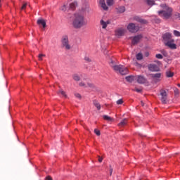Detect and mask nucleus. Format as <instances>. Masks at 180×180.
Listing matches in <instances>:
<instances>
[{
  "label": "nucleus",
  "mask_w": 180,
  "mask_h": 180,
  "mask_svg": "<svg viewBox=\"0 0 180 180\" xmlns=\"http://www.w3.org/2000/svg\"><path fill=\"white\" fill-rule=\"evenodd\" d=\"M72 25L74 29H82V27L88 25V21H86L84 14L77 13L75 14Z\"/></svg>",
  "instance_id": "f257e3e1"
},
{
  "label": "nucleus",
  "mask_w": 180,
  "mask_h": 180,
  "mask_svg": "<svg viewBox=\"0 0 180 180\" xmlns=\"http://www.w3.org/2000/svg\"><path fill=\"white\" fill-rule=\"evenodd\" d=\"M160 7L162 8V10L158 11L159 16L165 20L171 19L173 11L172 8L167 6L165 4H161Z\"/></svg>",
  "instance_id": "f03ea898"
},
{
  "label": "nucleus",
  "mask_w": 180,
  "mask_h": 180,
  "mask_svg": "<svg viewBox=\"0 0 180 180\" xmlns=\"http://www.w3.org/2000/svg\"><path fill=\"white\" fill-rule=\"evenodd\" d=\"M162 39L165 41V46H167L172 50H176V44H174L175 40L172 39V34L167 32L162 35Z\"/></svg>",
  "instance_id": "7ed1b4c3"
},
{
  "label": "nucleus",
  "mask_w": 180,
  "mask_h": 180,
  "mask_svg": "<svg viewBox=\"0 0 180 180\" xmlns=\"http://www.w3.org/2000/svg\"><path fill=\"white\" fill-rule=\"evenodd\" d=\"M62 47L65 50H71V45L70 44V40L68 39V35H63L61 38Z\"/></svg>",
  "instance_id": "20e7f679"
},
{
  "label": "nucleus",
  "mask_w": 180,
  "mask_h": 180,
  "mask_svg": "<svg viewBox=\"0 0 180 180\" xmlns=\"http://www.w3.org/2000/svg\"><path fill=\"white\" fill-rule=\"evenodd\" d=\"M115 71L116 72H119L120 74H121V75H126L129 74V70L127 69V68L122 65H119L118 67H115Z\"/></svg>",
  "instance_id": "39448f33"
},
{
  "label": "nucleus",
  "mask_w": 180,
  "mask_h": 180,
  "mask_svg": "<svg viewBox=\"0 0 180 180\" xmlns=\"http://www.w3.org/2000/svg\"><path fill=\"white\" fill-rule=\"evenodd\" d=\"M106 2L108 6H112V5H113V0H106ZM100 5L104 11H108V9H109L108 6H106V3H105V0H100Z\"/></svg>",
  "instance_id": "423d86ee"
},
{
  "label": "nucleus",
  "mask_w": 180,
  "mask_h": 180,
  "mask_svg": "<svg viewBox=\"0 0 180 180\" xmlns=\"http://www.w3.org/2000/svg\"><path fill=\"white\" fill-rule=\"evenodd\" d=\"M127 29L131 33H136L139 32L140 27L139 26L136 25L134 23H130L127 26Z\"/></svg>",
  "instance_id": "0eeeda50"
},
{
  "label": "nucleus",
  "mask_w": 180,
  "mask_h": 180,
  "mask_svg": "<svg viewBox=\"0 0 180 180\" xmlns=\"http://www.w3.org/2000/svg\"><path fill=\"white\" fill-rule=\"evenodd\" d=\"M160 101L162 103L165 104L167 103V91L165 90L160 91Z\"/></svg>",
  "instance_id": "6e6552de"
},
{
  "label": "nucleus",
  "mask_w": 180,
  "mask_h": 180,
  "mask_svg": "<svg viewBox=\"0 0 180 180\" xmlns=\"http://www.w3.org/2000/svg\"><path fill=\"white\" fill-rule=\"evenodd\" d=\"M135 79L137 81L138 84H147V79H146L144 76H136L135 77Z\"/></svg>",
  "instance_id": "1a4fd4ad"
},
{
  "label": "nucleus",
  "mask_w": 180,
  "mask_h": 180,
  "mask_svg": "<svg viewBox=\"0 0 180 180\" xmlns=\"http://www.w3.org/2000/svg\"><path fill=\"white\" fill-rule=\"evenodd\" d=\"M149 71H151L152 72H158L160 71V67L157 65L150 64L148 66Z\"/></svg>",
  "instance_id": "9d476101"
},
{
  "label": "nucleus",
  "mask_w": 180,
  "mask_h": 180,
  "mask_svg": "<svg viewBox=\"0 0 180 180\" xmlns=\"http://www.w3.org/2000/svg\"><path fill=\"white\" fill-rule=\"evenodd\" d=\"M143 39V36L141 35H136L133 37L132 41H131V44L133 46H135V44H137V43H139L140 41Z\"/></svg>",
  "instance_id": "9b49d317"
},
{
  "label": "nucleus",
  "mask_w": 180,
  "mask_h": 180,
  "mask_svg": "<svg viewBox=\"0 0 180 180\" xmlns=\"http://www.w3.org/2000/svg\"><path fill=\"white\" fill-rule=\"evenodd\" d=\"M124 34V29L123 28H119L115 30V36L117 37H120Z\"/></svg>",
  "instance_id": "f8f14e48"
},
{
  "label": "nucleus",
  "mask_w": 180,
  "mask_h": 180,
  "mask_svg": "<svg viewBox=\"0 0 180 180\" xmlns=\"http://www.w3.org/2000/svg\"><path fill=\"white\" fill-rule=\"evenodd\" d=\"M79 85L80 86H84V88H87V86H89V88H92V89L95 88V85H94V84L91 82H88L86 85L85 83L82 82L79 84Z\"/></svg>",
  "instance_id": "ddd939ff"
},
{
  "label": "nucleus",
  "mask_w": 180,
  "mask_h": 180,
  "mask_svg": "<svg viewBox=\"0 0 180 180\" xmlns=\"http://www.w3.org/2000/svg\"><path fill=\"white\" fill-rule=\"evenodd\" d=\"M100 24H101V26H102V29H106V27H108V25H110V20H101L100 21Z\"/></svg>",
  "instance_id": "4468645a"
},
{
  "label": "nucleus",
  "mask_w": 180,
  "mask_h": 180,
  "mask_svg": "<svg viewBox=\"0 0 180 180\" xmlns=\"http://www.w3.org/2000/svg\"><path fill=\"white\" fill-rule=\"evenodd\" d=\"M117 13H124L126 12V7L124 6H120L116 8Z\"/></svg>",
  "instance_id": "2eb2a0df"
},
{
  "label": "nucleus",
  "mask_w": 180,
  "mask_h": 180,
  "mask_svg": "<svg viewBox=\"0 0 180 180\" xmlns=\"http://www.w3.org/2000/svg\"><path fill=\"white\" fill-rule=\"evenodd\" d=\"M162 74L161 73H155V74H151L150 77L153 78L154 79H156L157 81H160V78H161V76Z\"/></svg>",
  "instance_id": "dca6fc26"
},
{
  "label": "nucleus",
  "mask_w": 180,
  "mask_h": 180,
  "mask_svg": "<svg viewBox=\"0 0 180 180\" xmlns=\"http://www.w3.org/2000/svg\"><path fill=\"white\" fill-rule=\"evenodd\" d=\"M126 124H127V119L124 118V120H122L119 124L118 126L120 127H123L124 126H126Z\"/></svg>",
  "instance_id": "f3484780"
},
{
  "label": "nucleus",
  "mask_w": 180,
  "mask_h": 180,
  "mask_svg": "<svg viewBox=\"0 0 180 180\" xmlns=\"http://www.w3.org/2000/svg\"><path fill=\"white\" fill-rule=\"evenodd\" d=\"M89 9V4H85L82 7V12H86Z\"/></svg>",
  "instance_id": "a211bd4d"
},
{
  "label": "nucleus",
  "mask_w": 180,
  "mask_h": 180,
  "mask_svg": "<svg viewBox=\"0 0 180 180\" xmlns=\"http://www.w3.org/2000/svg\"><path fill=\"white\" fill-rule=\"evenodd\" d=\"M145 2H146L147 5H148V6H153L154 5H155V1L154 0H145Z\"/></svg>",
  "instance_id": "6ab92c4d"
},
{
  "label": "nucleus",
  "mask_w": 180,
  "mask_h": 180,
  "mask_svg": "<svg viewBox=\"0 0 180 180\" xmlns=\"http://www.w3.org/2000/svg\"><path fill=\"white\" fill-rule=\"evenodd\" d=\"M78 5V3H77V1H74L72 3H71L70 4V9H72V11H74V9H75V8H77Z\"/></svg>",
  "instance_id": "aec40b11"
},
{
  "label": "nucleus",
  "mask_w": 180,
  "mask_h": 180,
  "mask_svg": "<svg viewBox=\"0 0 180 180\" xmlns=\"http://www.w3.org/2000/svg\"><path fill=\"white\" fill-rule=\"evenodd\" d=\"M110 66L111 68H112L114 70V71H115L116 67H119V65H116V63H115V61H113V60H111L110 62Z\"/></svg>",
  "instance_id": "412c9836"
},
{
  "label": "nucleus",
  "mask_w": 180,
  "mask_h": 180,
  "mask_svg": "<svg viewBox=\"0 0 180 180\" xmlns=\"http://www.w3.org/2000/svg\"><path fill=\"white\" fill-rule=\"evenodd\" d=\"M37 24L38 25H41L44 27V29H45L46 25V21L44 20H37Z\"/></svg>",
  "instance_id": "4be33fe9"
},
{
  "label": "nucleus",
  "mask_w": 180,
  "mask_h": 180,
  "mask_svg": "<svg viewBox=\"0 0 180 180\" xmlns=\"http://www.w3.org/2000/svg\"><path fill=\"white\" fill-rule=\"evenodd\" d=\"M72 79H74V81L78 82L81 80V77H79V75L76 73L72 75Z\"/></svg>",
  "instance_id": "5701e85b"
},
{
  "label": "nucleus",
  "mask_w": 180,
  "mask_h": 180,
  "mask_svg": "<svg viewBox=\"0 0 180 180\" xmlns=\"http://www.w3.org/2000/svg\"><path fill=\"white\" fill-rule=\"evenodd\" d=\"M93 103H94V106H96V108H97L98 110H101V104L99 103V102H98V101L94 100L93 101Z\"/></svg>",
  "instance_id": "b1692460"
},
{
  "label": "nucleus",
  "mask_w": 180,
  "mask_h": 180,
  "mask_svg": "<svg viewBox=\"0 0 180 180\" xmlns=\"http://www.w3.org/2000/svg\"><path fill=\"white\" fill-rule=\"evenodd\" d=\"M126 79L128 82H133V81H134V79H136V77L127 76V77H126Z\"/></svg>",
  "instance_id": "393cba45"
},
{
  "label": "nucleus",
  "mask_w": 180,
  "mask_h": 180,
  "mask_svg": "<svg viewBox=\"0 0 180 180\" xmlns=\"http://www.w3.org/2000/svg\"><path fill=\"white\" fill-rule=\"evenodd\" d=\"M166 77H167V78L174 77V72H171V70H167L166 72Z\"/></svg>",
  "instance_id": "a878e982"
},
{
  "label": "nucleus",
  "mask_w": 180,
  "mask_h": 180,
  "mask_svg": "<svg viewBox=\"0 0 180 180\" xmlns=\"http://www.w3.org/2000/svg\"><path fill=\"white\" fill-rule=\"evenodd\" d=\"M58 95H62L64 98H67V94H65V91H63V89H60L58 91Z\"/></svg>",
  "instance_id": "bb28decb"
},
{
  "label": "nucleus",
  "mask_w": 180,
  "mask_h": 180,
  "mask_svg": "<svg viewBox=\"0 0 180 180\" xmlns=\"http://www.w3.org/2000/svg\"><path fill=\"white\" fill-rule=\"evenodd\" d=\"M104 120H108V122H112L113 120V118L108 116V115H103Z\"/></svg>",
  "instance_id": "cd10ccee"
},
{
  "label": "nucleus",
  "mask_w": 180,
  "mask_h": 180,
  "mask_svg": "<svg viewBox=\"0 0 180 180\" xmlns=\"http://www.w3.org/2000/svg\"><path fill=\"white\" fill-rule=\"evenodd\" d=\"M60 11H62L63 12L67 11V4H63L60 8Z\"/></svg>",
  "instance_id": "c85d7f7f"
},
{
  "label": "nucleus",
  "mask_w": 180,
  "mask_h": 180,
  "mask_svg": "<svg viewBox=\"0 0 180 180\" xmlns=\"http://www.w3.org/2000/svg\"><path fill=\"white\" fill-rule=\"evenodd\" d=\"M173 19H180V13H175L173 15Z\"/></svg>",
  "instance_id": "c756f323"
},
{
  "label": "nucleus",
  "mask_w": 180,
  "mask_h": 180,
  "mask_svg": "<svg viewBox=\"0 0 180 180\" xmlns=\"http://www.w3.org/2000/svg\"><path fill=\"white\" fill-rule=\"evenodd\" d=\"M136 60H143V54L141 53L136 54Z\"/></svg>",
  "instance_id": "7c9ffc66"
},
{
  "label": "nucleus",
  "mask_w": 180,
  "mask_h": 180,
  "mask_svg": "<svg viewBox=\"0 0 180 180\" xmlns=\"http://www.w3.org/2000/svg\"><path fill=\"white\" fill-rule=\"evenodd\" d=\"M173 33H174V36H176V37H180V32H179V31L174 30Z\"/></svg>",
  "instance_id": "2f4dec72"
},
{
  "label": "nucleus",
  "mask_w": 180,
  "mask_h": 180,
  "mask_svg": "<svg viewBox=\"0 0 180 180\" xmlns=\"http://www.w3.org/2000/svg\"><path fill=\"white\" fill-rule=\"evenodd\" d=\"M43 57H46V55H44V54H39V56H38V58H39V61H41L42 60H43Z\"/></svg>",
  "instance_id": "473e14b6"
},
{
  "label": "nucleus",
  "mask_w": 180,
  "mask_h": 180,
  "mask_svg": "<svg viewBox=\"0 0 180 180\" xmlns=\"http://www.w3.org/2000/svg\"><path fill=\"white\" fill-rule=\"evenodd\" d=\"M155 57H156V58H158L159 60H162V58H163V56L160 53L156 54Z\"/></svg>",
  "instance_id": "72a5a7b5"
},
{
  "label": "nucleus",
  "mask_w": 180,
  "mask_h": 180,
  "mask_svg": "<svg viewBox=\"0 0 180 180\" xmlns=\"http://www.w3.org/2000/svg\"><path fill=\"white\" fill-rule=\"evenodd\" d=\"M94 133L96 134V136H101V131L97 129H94Z\"/></svg>",
  "instance_id": "f704fd0d"
},
{
  "label": "nucleus",
  "mask_w": 180,
  "mask_h": 180,
  "mask_svg": "<svg viewBox=\"0 0 180 180\" xmlns=\"http://www.w3.org/2000/svg\"><path fill=\"white\" fill-rule=\"evenodd\" d=\"M27 6V3H25L21 7V11H23L26 9V7Z\"/></svg>",
  "instance_id": "c9c22d12"
},
{
  "label": "nucleus",
  "mask_w": 180,
  "mask_h": 180,
  "mask_svg": "<svg viewBox=\"0 0 180 180\" xmlns=\"http://www.w3.org/2000/svg\"><path fill=\"white\" fill-rule=\"evenodd\" d=\"M132 91H135L136 92H138V94H140V92H141V89H138V88H135L134 89H132Z\"/></svg>",
  "instance_id": "e433bc0d"
},
{
  "label": "nucleus",
  "mask_w": 180,
  "mask_h": 180,
  "mask_svg": "<svg viewBox=\"0 0 180 180\" xmlns=\"http://www.w3.org/2000/svg\"><path fill=\"white\" fill-rule=\"evenodd\" d=\"M123 103V99H119L117 101V105H122Z\"/></svg>",
  "instance_id": "4c0bfd02"
},
{
  "label": "nucleus",
  "mask_w": 180,
  "mask_h": 180,
  "mask_svg": "<svg viewBox=\"0 0 180 180\" xmlns=\"http://www.w3.org/2000/svg\"><path fill=\"white\" fill-rule=\"evenodd\" d=\"M139 22H140V23H143V24L147 23V20L144 19H139Z\"/></svg>",
  "instance_id": "58836bf2"
},
{
  "label": "nucleus",
  "mask_w": 180,
  "mask_h": 180,
  "mask_svg": "<svg viewBox=\"0 0 180 180\" xmlns=\"http://www.w3.org/2000/svg\"><path fill=\"white\" fill-rule=\"evenodd\" d=\"M84 60H85V61H87L88 63H91V58H89V57H88V56H86L84 58Z\"/></svg>",
  "instance_id": "ea45409f"
},
{
  "label": "nucleus",
  "mask_w": 180,
  "mask_h": 180,
  "mask_svg": "<svg viewBox=\"0 0 180 180\" xmlns=\"http://www.w3.org/2000/svg\"><path fill=\"white\" fill-rule=\"evenodd\" d=\"M75 96H76V98H78L79 99H81V94L78 93L75 94Z\"/></svg>",
  "instance_id": "a19ab883"
},
{
  "label": "nucleus",
  "mask_w": 180,
  "mask_h": 180,
  "mask_svg": "<svg viewBox=\"0 0 180 180\" xmlns=\"http://www.w3.org/2000/svg\"><path fill=\"white\" fill-rule=\"evenodd\" d=\"M113 172V169L112 168V167L110 166V175H112V173Z\"/></svg>",
  "instance_id": "79ce46f5"
},
{
  "label": "nucleus",
  "mask_w": 180,
  "mask_h": 180,
  "mask_svg": "<svg viewBox=\"0 0 180 180\" xmlns=\"http://www.w3.org/2000/svg\"><path fill=\"white\" fill-rule=\"evenodd\" d=\"M46 180H53V178H51L50 176H46Z\"/></svg>",
  "instance_id": "37998d69"
},
{
  "label": "nucleus",
  "mask_w": 180,
  "mask_h": 180,
  "mask_svg": "<svg viewBox=\"0 0 180 180\" xmlns=\"http://www.w3.org/2000/svg\"><path fill=\"white\" fill-rule=\"evenodd\" d=\"M146 57H148L150 56V53L148 52L145 53Z\"/></svg>",
  "instance_id": "c03bdc74"
},
{
  "label": "nucleus",
  "mask_w": 180,
  "mask_h": 180,
  "mask_svg": "<svg viewBox=\"0 0 180 180\" xmlns=\"http://www.w3.org/2000/svg\"><path fill=\"white\" fill-rule=\"evenodd\" d=\"M103 160V159L102 158L99 157V158H98L99 162H102Z\"/></svg>",
  "instance_id": "a18cd8bd"
},
{
  "label": "nucleus",
  "mask_w": 180,
  "mask_h": 180,
  "mask_svg": "<svg viewBox=\"0 0 180 180\" xmlns=\"http://www.w3.org/2000/svg\"><path fill=\"white\" fill-rule=\"evenodd\" d=\"M141 106H144V102L141 101Z\"/></svg>",
  "instance_id": "49530a36"
},
{
  "label": "nucleus",
  "mask_w": 180,
  "mask_h": 180,
  "mask_svg": "<svg viewBox=\"0 0 180 180\" xmlns=\"http://www.w3.org/2000/svg\"><path fill=\"white\" fill-rule=\"evenodd\" d=\"M161 22V20L158 19V23H160Z\"/></svg>",
  "instance_id": "de8ad7c7"
},
{
  "label": "nucleus",
  "mask_w": 180,
  "mask_h": 180,
  "mask_svg": "<svg viewBox=\"0 0 180 180\" xmlns=\"http://www.w3.org/2000/svg\"><path fill=\"white\" fill-rule=\"evenodd\" d=\"M1 1L0 0V8H1V6H2V4H1Z\"/></svg>",
  "instance_id": "09e8293b"
},
{
  "label": "nucleus",
  "mask_w": 180,
  "mask_h": 180,
  "mask_svg": "<svg viewBox=\"0 0 180 180\" xmlns=\"http://www.w3.org/2000/svg\"><path fill=\"white\" fill-rule=\"evenodd\" d=\"M178 86H180V84H178Z\"/></svg>",
  "instance_id": "8fccbe9b"
}]
</instances>
